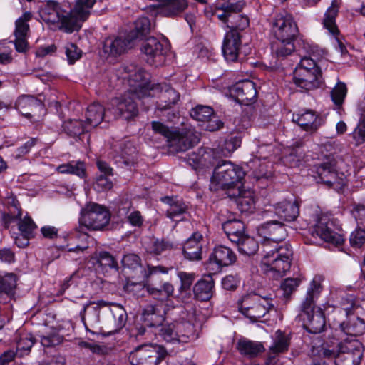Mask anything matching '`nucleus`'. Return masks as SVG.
Segmentation results:
<instances>
[{"label": "nucleus", "mask_w": 365, "mask_h": 365, "mask_svg": "<svg viewBox=\"0 0 365 365\" xmlns=\"http://www.w3.org/2000/svg\"><path fill=\"white\" fill-rule=\"evenodd\" d=\"M258 234L264 238L263 247L266 254L261 262V269L270 277H282L291 267L293 251L289 244L268 250L267 246L272 242L278 243L287 237V231L283 223L278 221L267 222L258 228Z\"/></svg>", "instance_id": "1"}, {"label": "nucleus", "mask_w": 365, "mask_h": 365, "mask_svg": "<svg viewBox=\"0 0 365 365\" xmlns=\"http://www.w3.org/2000/svg\"><path fill=\"white\" fill-rule=\"evenodd\" d=\"M95 3L96 0H76L73 8L66 11L58 1L46 0L41 6L40 16L51 29L71 34L81 29Z\"/></svg>", "instance_id": "2"}, {"label": "nucleus", "mask_w": 365, "mask_h": 365, "mask_svg": "<svg viewBox=\"0 0 365 365\" xmlns=\"http://www.w3.org/2000/svg\"><path fill=\"white\" fill-rule=\"evenodd\" d=\"M322 291L320 282L314 278L310 284L306 297L302 304L301 317L304 321V327L310 333L318 334L324 331L326 321L321 308L316 307L314 299Z\"/></svg>", "instance_id": "3"}, {"label": "nucleus", "mask_w": 365, "mask_h": 365, "mask_svg": "<svg viewBox=\"0 0 365 365\" xmlns=\"http://www.w3.org/2000/svg\"><path fill=\"white\" fill-rule=\"evenodd\" d=\"M151 125L154 133L163 136L167 140L168 146L177 152L186 151L200 141L198 134L191 128L170 129L158 121H153Z\"/></svg>", "instance_id": "4"}, {"label": "nucleus", "mask_w": 365, "mask_h": 365, "mask_svg": "<svg viewBox=\"0 0 365 365\" xmlns=\"http://www.w3.org/2000/svg\"><path fill=\"white\" fill-rule=\"evenodd\" d=\"M245 175L242 168L230 161L222 160L215 166L211 178V189H229L241 182Z\"/></svg>", "instance_id": "5"}, {"label": "nucleus", "mask_w": 365, "mask_h": 365, "mask_svg": "<svg viewBox=\"0 0 365 365\" xmlns=\"http://www.w3.org/2000/svg\"><path fill=\"white\" fill-rule=\"evenodd\" d=\"M272 301L270 297H263L255 293L249 294L239 300V311L252 322H257L274 307Z\"/></svg>", "instance_id": "6"}, {"label": "nucleus", "mask_w": 365, "mask_h": 365, "mask_svg": "<svg viewBox=\"0 0 365 365\" xmlns=\"http://www.w3.org/2000/svg\"><path fill=\"white\" fill-rule=\"evenodd\" d=\"M341 305L346 313V319L343 322L334 321V326H339L342 332L351 336H361L365 333V321L354 313L357 307L354 302L353 297L343 299Z\"/></svg>", "instance_id": "7"}, {"label": "nucleus", "mask_w": 365, "mask_h": 365, "mask_svg": "<svg viewBox=\"0 0 365 365\" xmlns=\"http://www.w3.org/2000/svg\"><path fill=\"white\" fill-rule=\"evenodd\" d=\"M123 270L139 279H148L159 273L168 274L169 269L163 266H150L143 268L141 259L138 255L129 253L124 255L121 260Z\"/></svg>", "instance_id": "8"}, {"label": "nucleus", "mask_w": 365, "mask_h": 365, "mask_svg": "<svg viewBox=\"0 0 365 365\" xmlns=\"http://www.w3.org/2000/svg\"><path fill=\"white\" fill-rule=\"evenodd\" d=\"M110 221V214L106 208L96 203H89L83 208L79 218L80 226L91 230H101Z\"/></svg>", "instance_id": "9"}, {"label": "nucleus", "mask_w": 365, "mask_h": 365, "mask_svg": "<svg viewBox=\"0 0 365 365\" xmlns=\"http://www.w3.org/2000/svg\"><path fill=\"white\" fill-rule=\"evenodd\" d=\"M166 355V350L160 346L143 344L130 354L129 359L133 365H157Z\"/></svg>", "instance_id": "10"}, {"label": "nucleus", "mask_w": 365, "mask_h": 365, "mask_svg": "<svg viewBox=\"0 0 365 365\" xmlns=\"http://www.w3.org/2000/svg\"><path fill=\"white\" fill-rule=\"evenodd\" d=\"M135 93L128 92L120 97L113 98L108 106V113L114 119L122 118L129 120L138 113L137 103L135 101Z\"/></svg>", "instance_id": "11"}, {"label": "nucleus", "mask_w": 365, "mask_h": 365, "mask_svg": "<svg viewBox=\"0 0 365 365\" xmlns=\"http://www.w3.org/2000/svg\"><path fill=\"white\" fill-rule=\"evenodd\" d=\"M124 76L128 81L130 89L128 92L135 93L136 98L146 97L152 85L148 83V73L141 68L134 64H130L123 67Z\"/></svg>", "instance_id": "12"}, {"label": "nucleus", "mask_w": 365, "mask_h": 365, "mask_svg": "<svg viewBox=\"0 0 365 365\" xmlns=\"http://www.w3.org/2000/svg\"><path fill=\"white\" fill-rule=\"evenodd\" d=\"M364 347L358 340H344L339 344L336 365H359Z\"/></svg>", "instance_id": "13"}, {"label": "nucleus", "mask_w": 365, "mask_h": 365, "mask_svg": "<svg viewBox=\"0 0 365 365\" xmlns=\"http://www.w3.org/2000/svg\"><path fill=\"white\" fill-rule=\"evenodd\" d=\"M147 96L158 98L156 108L161 111L171 108L179 101L180 97V93L166 83L152 84Z\"/></svg>", "instance_id": "14"}, {"label": "nucleus", "mask_w": 365, "mask_h": 365, "mask_svg": "<svg viewBox=\"0 0 365 365\" xmlns=\"http://www.w3.org/2000/svg\"><path fill=\"white\" fill-rule=\"evenodd\" d=\"M273 33L277 40L294 41L299 31L292 15L284 11L277 14L273 21Z\"/></svg>", "instance_id": "15"}, {"label": "nucleus", "mask_w": 365, "mask_h": 365, "mask_svg": "<svg viewBox=\"0 0 365 365\" xmlns=\"http://www.w3.org/2000/svg\"><path fill=\"white\" fill-rule=\"evenodd\" d=\"M22 215L21 210L16 204L11 205L9 207V212L2 215V223L4 226L7 228L9 225L19 220L18 226L19 230L26 237H34L33 232L36 228V225L29 217H25L21 219Z\"/></svg>", "instance_id": "16"}, {"label": "nucleus", "mask_w": 365, "mask_h": 365, "mask_svg": "<svg viewBox=\"0 0 365 365\" xmlns=\"http://www.w3.org/2000/svg\"><path fill=\"white\" fill-rule=\"evenodd\" d=\"M167 51V46L155 37L146 38L141 46V51L145 55L147 62L155 66H159L165 62Z\"/></svg>", "instance_id": "17"}, {"label": "nucleus", "mask_w": 365, "mask_h": 365, "mask_svg": "<svg viewBox=\"0 0 365 365\" xmlns=\"http://www.w3.org/2000/svg\"><path fill=\"white\" fill-rule=\"evenodd\" d=\"M137 36L133 33L127 36H110L105 39L103 52L107 57H117L133 47Z\"/></svg>", "instance_id": "18"}, {"label": "nucleus", "mask_w": 365, "mask_h": 365, "mask_svg": "<svg viewBox=\"0 0 365 365\" xmlns=\"http://www.w3.org/2000/svg\"><path fill=\"white\" fill-rule=\"evenodd\" d=\"M237 256L228 247L219 245L210 255L207 267L214 272H219L222 267L235 262Z\"/></svg>", "instance_id": "19"}, {"label": "nucleus", "mask_w": 365, "mask_h": 365, "mask_svg": "<svg viewBox=\"0 0 365 365\" xmlns=\"http://www.w3.org/2000/svg\"><path fill=\"white\" fill-rule=\"evenodd\" d=\"M334 224L327 217H320L314 227V232L322 240L339 245L344 242V237L333 229Z\"/></svg>", "instance_id": "20"}, {"label": "nucleus", "mask_w": 365, "mask_h": 365, "mask_svg": "<svg viewBox=\"0 0 365 365\" xmlns=\"http://www.w3.org/2000/svg\"><path fill=\"white\" fill-rule=\"evenodd\" d=\"M192 329V327L188 322H175L163 327L160 335L167 342H179L182 340L181 338H187Z\"/></svg>", "instance_id": "21"}, {"label": "nucleus", "mask_w": 365, "mask_h": 365, "mask_svg": "<svg viewBox=\"0 0 365 365\" xmlns=\"http://www.w3.org/2000/svg\"><path fill=\"white\" fill-rule=\"evenodd\" d=\"M290 345V338L284 331L277 330L273 336V343L269 348L266 365H277L278 355L287 352Z\"/></svg>", "instance_id": "22"}, {"label": "nucleus", "mask_w": 365, "mask_h": 365, "mask_svg": "<svg viewBox=\"0 0 365 365\" xmlns=\"http://www.w3.org/2000/svg\"><path fill=\"white\" fill-rule=\"evenodd\" d=\"M230 93L239 103L245 105L251 104L257 97L255 84L249 80L236 83L230 88Z\"/></svg>", "instance_id": "23"}, {"label": "nucleus", "mask_w": 365, "mask_h": 365, "mask_svg": "<svg viewBox=\"0 0 365 365\" xmlns=\"http://www.w3.org/2000/svg\"><path fill=\"white\" fill-rule=\"evenodd\" d=\"M320 76V71L295 69L293 81L297 87L305 91H311L319 87Z\"/></svg>", "instance_id": "24"}, {"label": "nucleus", "mask_w": 365, "mask_h": 365, "mask_svg": "<svg viewBox=\"0 0 365 365\" xmlns=\"http://www.w3.org/2000/svg\"><path fill=\"white\" fill-rule=\"evenodd\" d=\"M240 46V32L235 30L227 31L222 44V53L227 61L234 62L237 60Z\"/></svg>", "instance_id": "25"}, {"label": "nucleus", "mask_w": 365, "mask_h": 365, "mask_svg": "<svg viewBox=\"0 0 365 365\" xmlns=\"http://www.w3.org/2000/svg\"><path fill=\"white\" fill-rule=\"evenodd\" d=\"M292 120L297 123L304 131L313 133L316 132L322 124V118L312 110L302 113L293 114Z\"/></svg>", "instance_id": "26"}, {"label": "nucleus", "mask_w": 365, "mask_h": 365, "mask_svg": "<svg viewBox=\"0 0 365 365\" xmlns=\"http://www.w3.org/2000/svg\"><path fill=\"white\" fill-rule=\"evenodd\" d=\"M274 211L280 220L293 222L299 215V202L297 200H284L274 205Z\"/></svg>", "instance_id": "27"}, {"label": "nucleus", "mask_w": 365, "mask_h": 365, "mask_svg": "<svg viewBox=\"0 0 365 365\" xmlns=\"http://www.w3.org/2000/svg\"><path fill=\"white\" fill-rule=\"evenodd\" d=\"M218 152L209 148H200L197 153H192L187 157V163L194 169L207 167L217 158Z\"/></svg>", "instance_id": "28"}, {"label": "nucleus", "mask_w": 365, "mask_h": 365, "mask_svg": "<svg viewBox=\"0 0 365 365\" xmlns=\"http://www.w3.org/2000/svg\"><path fill=\"white\" fill-rule=\"evenodd\" d=\"M202 240L203 237L200 232H194L183 246L185 257L191 261L202 259Z\"/></svg>", "instance_id": "29"}, {"label": "nucleus", "mask_w": 365, "mask_h": 365, "mask_svg": "<svg viewBox=\"0 0 365 365\" xmlns=\"http://www.w3.org/2000/svg\"><path fill=\"white\" fill-rule=\"evenodd\" d=\"M109 317L104 322L106 327L110 333H115L120 330L127 321V313L124 308L120 305H114L109 309Z\"/></svg>", "instance_id": "30"}, {"label": "nucleus", "mask_w": 365, "mask_h": 365, "mask_svg": "<svg viewBox=\"0 0 365 365\" xmlns=\"http://www.w3.org/2000/svg\"><path fill=\"white\" fill-rule=\"evenodd\" d=\"M158 12L164 16H176L187 7V0H160L156 5Z\"/></svg>", "instance_id": "31"}, {"label": "nucleus", "mask_w": 365, "mask_h": 365, "mask_svg": "<svg viewBox=\"0 0 365 365\" xmlns=\"http://www.w3.org/2000/svg\"><path fill=\"white\" fill-rule=\"evenodd\" d=\"M15 108L27 118H31V113L43 109V104L33 96L22 95L16 101Z\"/></svg>", "instance_id": "32"}, {"label": "nucleus", "mask_w": 365, "mask_h": 365, "mask_svg": "<svg viewBox=\"0 0 365 365\" xmlns=\"http://www.w3.org/2000/svg\"><path fill=\"white\" fill-rule=\"evenodd\" d=\"M146 291L153 299L163 302L168 299L174 293V287L169 282L160 284L150 283L145 287Z\"/></svg>", "instance_id": "33"}, {"label": "nucleus", "mask_w": 365, "mask_h": 365, "mask_svg": "<svg viewBox=\"0 0 365 365\" xmlns=\"http://www.w3.org/2000/svg\"><path fill=\"white\" fill-rule=\"evenodd\" d=\"M110 115V113H108V112L106 114V110L101 104L98 103H93L88 106L87 108L86 113V124L90 130L98 125L104 118H108V120H110L111 118Z\"/></svg>", "instance_id": "34"}, {"label": "nucleus", "mask_w": 365, "mask_h": 365, "mask_svg": "<svg viewBox=\"0 0 365 365\" xmlns=\"http://www.w3.org/2000/svg\"><path fill=\"white\" fill-rule=\"evenodd\" d=\"M164 314L162 304H148L143 309L142 319L148 327L159 326L164 321Z\"/></svg>", "instance_id": "35"}, {"label": "nucleus", "mask_w": 365, "mask_h": 365, "mask_svg": "<svg viewBox=\"0 0 365 365\" xmlns=\"http://www.w3.org/2000/svg\"><path fill=\"white\" fill-rule=\"evenodd\" d=\"M336 160L333 157L329 156L327 160L321 163L317 168V172L322 182L331 185L336 179Z\"/></svg>", "instance_id": "36"}, {"label": "nucleus", "mask_w": 365, "mask_h": 365, "mask_svg": "<svg viewBox=\"0 0 365 365\" xmlns=\"http://www.w3.org/2000/svg\"><path fill=\"white\" fill-rule=\"evenodd\" d=\"M222 229L229 240L235 243L245 235V225L239 220H228L222 223Z\"/></svg>", "instance_id": "37"}, {"label": "nucleus", "mask_w": 365, "mask_h": 365, "mask_svg": "<svg viewBox=\"0 0 365 365\" xmlns=\"http://www.w3.org/2000/svg\"><path fill=\"white\" fill-rule=\"evenodd\" d=\"M214 281L210 276L199 280L193 287L195 297L200 301H207L213 294Z\"/></svg>", "instance_id": "38"}, {"label": "nucleus", "mask_w": 365, "mask_h": 365, "mask_svg": "<svg viewBox=\"0 0 365 365\" xmlns=\"http://www.w3.org/2000/svg\"><path fill=\"white\" fill-rule=\"evenodd\" d=\"M162 200L168 205L166 216L171 220H175L187 212V206L177 197H165Z\"/></svg>", "instance_id": "39"}, {"label": "nucleus", "mask_w": 365, "mask_h": 365, "mask_svg": "<svg viewBox=\"0 0 365 365\" xmlns=\"http://www.w3.org/2000/svg\"><path fill=\"white\" fill-rule=\"evenodd\" d=\"M237 347L242 355L248 358H255L265 350L261 342L246 339H240Z\"/></svg>", "instance_id": "40"}, {"label": "nucleus", "mask_w": 365, "mask_h": 365, "mask_svg": "<svg viewBox=\"0 0 365 365\" xmlns=\"http://www.w3.org/2000/svg\"><path fill=\"white\" fill-rule=\"evenodd\" d=\"M245 2L239 1L237 2H225L222 3L217 10H222V14H217L219 20L225 23L229 28L230 19L232 13L241 12L244 8Z\"/></svg>", "instance_id": "41"}, {"label": "nucleus", "mask_w": 365, "mask_h": 365, "mask_svg": "<svg viewBox=\"0 0 365 365\" xmlns=\"http://www.w3.org/2000/svg\"><path fill=\"white\" fill-rule=\"evenodd\" d=\"M339 6L336 1H333L331 6L327 9L324 14L322 21L324 27L334 36L339 34V29L336 24V17L338 14Z\"/></svg>", "instance_id": "42"}, {"label": "nucleus", "mask_w": 365, "mask_h": 365, "mask_svg": "<svg viewBox=\"0 0 365 365\" xmlns=\"http://www.w3.org/2000/svg\"><path fill=\"white\" fill-rule=\"evenodd\" d=\"M272 51L277 58L289 56L295 49L294 41L277 40L272 43Z\"/></svg>", "instance_id": "43"}, {"label": "nucleus", "mask_w": 365, "mask_h": 365, "mask_svg": "<svg viewBox=\"0 0 365 365\" xmlns=\"http://www.w3.org/2000/svg\"><path fill=\"white\" fill-rule=\"evenodd\" d=\"M33 14L30 11H25L15 21L14 36H29L30 26L29 21L32 19Z\"/></svg>", "instance_id": "44"}, {"label": "nucleus", "mask_w": 365, "mask_h": 365, "mask_svg": "<svg viewBox=\"0 0 365 365\" xmlns=\"http://www.w3.org/2000/svg\"><path fill=\"white\" fill-rule=\"evenodd\" d=\"M235 244L238 247L239 252L245 255H255L259 249L257 242L247 235L242 236Z\"/></svg>", "instance_id": "45"}, {"label": "nucleus", "mask_w": 365, "mask_h": 365, "mask_svg": "<svg viewBox=\"0 0 365 365\" xmlns=\"http://www.w3.org/2000/svg\"><path fill=\"white\" fill-rule=\"evenodd\" d=\"M63 129L66 133L72 137L79 136L89 128L80 120H68L63 123Z\"/></svg>", "instance_id": "46"}, {"label": "nucleus", "mask_w": 365, "mask_h": 365, "mask_svg": "<svg viewBox=\"0 0 365 365\" xmlns=\"http://www.w3.org/2000/svg\"><path fill=\"white\" fill-rule=\"evenodd\" d=\"M120 158L126 165H134L138 158V151L135 145L127 142L120 146Z\"/></svg>", "instance_id": "47"}, {"label": "nucleus", "mask_w": 365, "mask_h": 365, "mask_svg": "<svg viewBox=\"0 0 365 365\" xmlns=\"http://www.w3.org/2000/svg\"><path fill=\"white\" fill-rule=\"evenodd\" d=\"M57 170L61 173L73 174L83 178L86 175L85 165L81 161H71L58 166Z\"/></svg>", "instance_id": "48"}, {"label": "nucleus", "mask_w": 365, "mask_h": 365, "mask_svg": "<svg viewBox=\"0 0 365 365\" xmlns=\"http://www.w3.org/2000/svg\"><path fill=\"white\" fill-rule=\"evenodd\" d=\"M236 202L241 212H252L255 208V200L251 191H239Z\"/></svg>", "instance_id": "49"}, {"label": "nucleus", "mask_w": 365, "mask_h": 365, "mask_svg": "<svg viewBox=\"0 0 365 365\" xmlns=\"http://www.w3.org/2000/svg\"><path fill=\"white\" fill-rule=\"evenodd\" d=\"M96 262L103 271L110 269H118V262L115 257L106 251H101L96 254Z\"/></svg>", "instance_id": "50"}, {"label": "nucleus", "mask_w": 365, "mask_h": 365, "mask_svg": "<svg viewBox=\"0 0 365 365\" xmlns=\"http://www.w3.org/2000/svg\"><path fill=\"white\" fill-rule=\"evenodd\" d=\"M35 343V339L31 334L21 336L16 343V354L19 356L27 355Z\"/></svg>", "instance_id": "51"}, {"label": "nucleus", "mask_w": 365, "mask_h": 365, "mask_svg": "<svg viewBox=\"0 0 365 365\" xmlns=\"http://www.w3.org/2000/svg\"><path fill=\"white\" fill-rule=\"evenodd\" d=\"M240 12L232 13L230 19L229 31L235 30L238 32L243 31L248 27L250 21L247 16L240 14Z\"/></svg>", "instance_id": "52"}, {"label": "nucleus", "mask_w": 365, "mask_h": 365, "mask_svg": "<svg viewBox=\"0 0 365 365\" xmlns=\"http://www.w3.org/2000/svg\"><path fill=\"white\" fill-rule=\"evenodd\" d=\"M190 116L197 121L205 123L214 114L211 107L205 106H197L190 110Z\"/></svg>", "instance_id": "53"}, {"label": "nucleus", "mask_w": 365, "mask_h": 365, "mask_svg": "<svg viewBox=\"0 0 365 365\" xmlns=\"http://www.w3.org/2000/svg\"><path fill=\"white\" fill-rule=\"evenodd\" d=\"M16 276L14 274H7L0 277V292L8 295L14 293L16 287Z\"/></svg>", "instance_id": "54"}, {"label": "nucleus", "mask_w": 365, "mask_h": 365, "mask_svg": "<svg viewBox=\"0 0 365 365\" xmlns=\"http://www.w3.org/2000/svg\"><path fill=\"white\" fill-rule=\"evenodd\" d=\"M347 93V88L344 83L339 81L331 91V97L334 103L341 106Z\"/></svg>", "instance_id": "55"}, {"label": "nucleus", "mask_w": 365, "mask_h": 365, "mask_svg": "<svg viewBox=\"0 0 365 365\" xmlns=\"http://www.w3.org/2000/svg\"><path fill=\"white\" fill-rule=\"evenodd\" d=\"M173 247V243L168 240H155L151 243L148 252L155 255H159L164 252L171 250Z\"/></svg>", "instance_id": "56"}, {"label": "nucleus", "mask_w": 365, "mask_h": 365, "mask_svg": "<svg viewBox=\"0 0 365 365\" xmlns=\"http://www.w3.org/2000/svg\"><path fill=\"white\" fill-rule=\"evenodd\" d=\"M107 302L103 300L91 302L89 306L91 307L92 312L88 313V320L91 326H94L100 322V308L107 306Z\"/></svg>", "instance_id": "57"}, {"label": "nucleus", "mask_w": 365, "mask_h": 365, "mask_svg": "<svg viewBox=\"0 0 365 365\" xmlns=\"http://www.w3.org/2000/svg\"><path fill=\"white\" fill-rule=\"evenodd\" d=\"M63 336L57 331H53L42 336L41 343L45 347H51L60 344L63 341Z\"/></svg>", "instance_id": "58"}, {"label": "nucleus", "mask_w": 365, "mask_h": 365, "mask_svg": "<svg viewBox=\"0 0 365 365\" xmlns=\"http://www.w3.org/2000/svg\"><path fill=\"white\" fill-rule=\"evenodd\" d=\"M177 275L181 282L179 290L180 292L189 290L195 281V274L181 271L178 272Z\"/></svg>", "instance_id": "59"}, {"label": "nucleus", "mask_w": 365, "mask_h": 365, "mask_svg": "<svg viewBox=\"0 0 365 365\" xmlns=\"http://www.w3.org/2000/svg\"><path fill=\"white\" fill-rule=\"evenodd\" d=\"M110 176H103V174H99L96 179L94 183V188L98 192H103L112 189L113 184L110 179Z\"/></svg>", "instance_id": "60"}, {"label": "nucleus", "mask_w": 365, "mask_h": 365, "mask_svg": "<svg viewBox=\"0 0 365 365\" xmlns=\"http://www.w3.org/2000/svg\"><path fill=\"white\" fill-rule=\"evenodd\" d=\"M353 138L358 145L365 143V110L361 116L358 126L354 130Z\"/></svg>", "instance_id": "61"}, {"label": "nucleus", "mask_w": 365, "mask_h": 365, "mask_svg": "<svg viewBox=\"0 0 365 365\" xmlns=\"http://www.w3.org/2000/svg\"><path fill=\"white\" fill-rule=\"evenodd\" d=\"M350 244L352 247H360L365 243V230L356 229L350 235Z\"/></svg>", "instance_id": "62"}, {"label": "nucleus", "mask_w": 365, "mask_h": 365, "mask_svg": "<svg viewBox=\"0 0 365 365\" xmlns=\"http://www.w3.org/2000/svg\"><path fill=\"white\" fill-rule=\"evenodd\" d=\"M300 280L297 278H287L284 280L281 287L286 297L289 296L299 286Z\"/></svg>", "instance_id": "63"}, {"label": "nucleus", "mask_w": 365, "mask_h": 365, "mask_svg": "<svg viewBox=\"0 0 365 365\" xmlns=\"http://www.w3.org/2000/svg\"><path fill=\"white\" fill-rule=\"evenodd\" d=\"M66 54L70 63H74L80 58L81 51L73 43H68L66 46Z\"/></svg>", "instance_id": "64"}]
</instances>
